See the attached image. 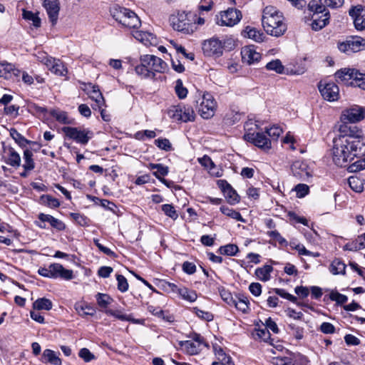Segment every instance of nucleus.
<instances>
[{"mask_svg": "<svg viewBox=\"0 0 365 365\" xmlns=\"http://www.w3.org/2000/svg\"><path fill=\"white\" fill-rule=\"evenodd\" d=\"M96 297L98 304L102 308H106L113 301V299L106 294L98 293Z\"/></svg>", "mask_w": 365, "mask_h": 365, "instance_id": "603ef678", "label": "nucleus"}, {"mask_svg": "<svg viewBox=\"0 0 365 365\" xmlns=\"http://www.w3.org/2000/svg\"><path fill=\"white\" fill-rule=\"evenodd\" d=\"M168 113L174 120L184 123L193 121L195 117L192 108L185 105L172 106L169 108Z\"/></svg>", "mask_w": 365, "mask_h": 365, "instance_id": "1a4fd4ad", "label": "nucleus"}, {"mask_svg": "<svg viewBox=\"0 0 365 365\" xmlns=\"http://www.w3.org/2000/svg\"><path fill=\"white\" fill-rule=\"evenodd\" d=\"M213 5L212 0H200L197 10L194 11V12L197 16L203 17L205 23L207 19L208 12L212 9Z\"/></svg>", "mask_w": 365, "mask_h": 365, "instance_id": "a878e982", "label": "nucleus"}, {"mask_svg": "<svg viewBox=\"0 0 365 365\" xmlns=\"http://www.w3.org/2000/svg\"><path fill=\"white\" fill-rule=\"evenodd\" d=\"M41 199L42 202L48 207L56 208L60 205L59 201L56 198L52 197L50 195H43Z\"/></svg>", "mask_w": 365, "mask_h": 365, "instance_id": "338daca9", "label": "nucleus"}, {"mask_svg": "<svg viewBox=\"0 0 365 365\" xmlns=\"http://www.w3.org/2000/svg\"><path fill=\"white\" fill-rule=\"evenodd\" d=\"M308 9L313 12L310 26L314 31H319L329 24L330 14L326 8L319 5L317 1H309Z\"/></svg>", "mask_w": 365, "mask_h": 365, "instance_id": "423d86ee", "label": "nucleus"}, {"mask_svg": "<svg viewBox=\"0 0 365 365\" xmlns=\"http://www.w3.org/2000/svg\"><path fill=\"white\" fill-rule=\"evenodd\" d=\"M62 131L66 138L76 141L81 145H86L93 138V132L88 129H81L76 127L66 126L62 128Z\"/></svg>", "mask_w": 365, "mask_h": 365, "instance_id": "9d476101", "label": "nucleus"}, {"mask_svg": "<svg viewBox=\"0 0 365 365\" xmlns=\"http://www.w3.org/2000/svg\"><path fill=\"white\" fill-rule=\"evenodd\" d=\"M249 140H251L255 145L263 150H269L271 148V140L267 138L263 133H256L247 134L245 136Z\"/></svg>", "mask_w": 365, "mask_h": 365, "instance_id": "aec40b11", "label": "nucleus"}, {"mask_svg": "<svg viewBox=\"0 0 365 365\" xmlns=\"http://www.w3.org/2000/svg\"><path fill=\"white\" fill-rule=\"evenodd\" d=\"M329 299L331 301L336 302L338 304H343L348 300V297L346 295L334 291L331 292L329 294Z\"/></svg>", "mask_w": 365, "mask_h": 365, "instance_id": "bf43d9fd", "label": "nucleus"}, {"mask_svg": "<svg viewBox=\"0 0 365 365\" xmlns=\"http://www.w3.org/2000/svg\"><path fill=\"white\" fill-rule=\"evenodd\" d=\"M151 70L155 75V73H165L168 69V64L155 56L152 55Z\"/></svg>", "mask_w": 365, "mask_h": 365, "instance_id": "473e14b6", "label": "nucleus"}, {"mask_svg": "<svg viewBox=\"0 0 365 365\" xmlns=\"http://www.w3.org/2000/svg\"><path fill=\"white\" fill-rule=\"evenodd\" d=\"M10 135L15 140V142L22 148L26 147V145L30 143L29 140L26 139L15 128H11L10 130Z\"/></svg>", "mask_w": 365, "mask_h": 365, "instance_id": "de8ad7c7", "label": "nucleus"}, {"mask_svg": "<svg viewBox=\"0 0 365 365\" xmlns=\"http://www.w3.org/2000/svg\"><path fill=\"white\" fill-rule=\"evenodd\" d=\"M162 210L168 217L175 220L178 217V215L175 207L170 204H165L162 205Z\"/></svg>", "mask_w": 365, "mask_h": 365, "instance_id": "4d7b16f0", "label": "nucleus"}, {"mask_svg": "<svg viewBox=\"0 0 365 365\" xmlns=\"http://www.w3.org/2000/svg\"><path fill=\"white\" fill-rule=\"evenodd\" d=\"M43 6L52 25H55L57 23L60 11L58 0H43Z\"/></svg>", "mask_w": 365, "mask_h": 365, "instance_id": "f3484780", "label": "nucleus"}, {"mask_svg": "<svg viewBox=\"0 0 365 365\" xmlns=\"http://www.w3.org/2000/svg\"><path fill=\"white\" fill-rule=\"evenodd\" d=\"M111 16L123 27L128 29H138L141 21L138 15L129 9L118 5L110 9Z\"/></svg>", "mask_w": 365, "mask_h": 365, "instance_id": "20e7f679", "label": "nucleus"}, {"mask_svg": "<svg viewBox=\"0 0 365 365\" xmlns=\"http://www.w3.org/2000/svg\"><path fill=\"white\" fill-rule=\"evenodd\" d=\"M20 71L14 65L7 63H0V77L5 79H11L13 77L19 76Z\"/></svg>", "mask_w": 365, "mask_h": 365, "instance_id": "b1692460", "label": "nucleus"}, {"mask_svg": "<svg viewBox=\"0 0 365 365\" xmlns=\"http://www.w3.org/2000/svg\"><path fill=\"white\" fill-rule=\"evenodd\" d=\"M291 169L293 175L302 180H307L312 176V170L305 161H294Z\"/></svg>", "mask_w": 365, "mask_h": 365, "instance_id": "4468645a", "label": "nucleus"}, {"mask_svg": "<svg viewBox=\"0 0 365 365\" xmlns=\"http://www.w3.org/2000/svg\"><path fill=\"white\" fill-rule=\"evenodd\" d=\"M155 144L160 148L166 151L170 150L172 145L168 139L158 138L155 140Z\"/></svg>", "mask_w": 365, "mask_h": 365, "instance_id": "774afa93", "label": "nucleus"}, {"mask_svg": "<svg viewBox=\"0 0 365 365\" xmlns=\"http://www.w3.org/2000/svg\"><path fill=\"white\" fill-rule=\"evenodd\" d=\"M350 85L365 90V73H360L356 70L354 80L351 81Z\"/></svg>", "mask_w": 365, "mask_h": 365, "instance_id": "8fccbe9b", "label": "nucleus"}, {"mask_svg": "<svg viewBox=\"0 0 365 365\" xmlns=\"http://www.w3.org/2000/svg\"><path fill=\"white\" fill-rule=\"evenodd\" d=\"M33 153L29 149H26L24 151V164L23 167L26 171L31 170L35 167V163L33 160Z\"/></svg>", "mask_w": 365, "mask_h": 365, "instance_id": "79ce46f5", "label": "nucleus"}, {"mask_svg": "<svg viewBox=\"0 0 365 365\" xmlns=\"http://www.w3.org/2000/svg\"><path fill=\"white\" fill-rule=\"evenodd\" d=\"M333 161L339 167H346L349 162H351L355 157L365 155V148H358L357 145L349 143L344 139L337 138L333 141Z\"/></svg>", "mask_w": 365, "mask_h": 365, "instance_id": "7ed1b4c3", "label": "nucleus"}, {"mask_svg": "<svg viewBox=\"0 0 365 365\" xmlns=\"http://www.w3.org/2000/svg\"><path fill=\"white\" fill-rule=\"evenodd\" d=\"M356 72V69L355 68H343L335 73L336 81L338 83L350 85L351 81L354 80Z\"/></svg>", "mask_w": 365, "mask_h": 365, "instance_id": "412c9836", "label": "nucleus"}, {"mask_svg": "<svg viewBox=\"0 0 365 365\" xmlns=\"http://www.w3.org/2000/svg\"><path fill=\"white\" fill-rule=\"evenodd\" d=\"M346 264L339 259H334L329 267V271L333 274H344Z\"/></svg>", "mask_w": 365, "mask_h": 365, "instance_id": "c9c22d12", "label": "nucleus"}, {"mask_svg": "<svg viewBox=\"0 0 365 365\" xmlns=\"http://www.w3.org/2000/svg\"><path fill=\"white\" fill-rule=\"evenodd\" d=\"M348 182L352 190L356 192H361L363 191V182L359 178L356 176H351L349 178Z\"/></svg>", "mask_w": 365, "mask_h": 365, "instance_id": "09e8293b", "label": "nucleus"}, {"mask_svg": "<svg viewBox=\"0 0 365 365\" xmlns=\"http://www.w3.org/2000/svg\"><path fill=\"white\" fill-rule=\"evenodd\" d=\"M267 235L274 240L278 242L279 244L281 245L287 246L288 244L287 241L277 230H272L267 232Z\"/></svg>", "mask_w": 365, "mask_h": 365, "instance_id": "e2e57ef3", "label": "nucleus"}, {"mask_svg": "<svg viewBox=\"0 0 365 365\" xmlns=\"http://www.w3.org/2000/svg\"><path fill=\"white\" fill-rule=\"evenodd\" d=\"M172 28L184 34H192L205 23L203 17L198 16L194 11H178L170 17Z\"/></svg>", "mask_w": 365, "mask_h": 365, "instance_id": "f257e3e1", "label": "nucleus"}, {"mask_svg": "<svg viewBox=\"0 0 365 365\" xmlns=\"http://www.w3.org/2000/svg\"><path fill=\"white\" fill-rule=\"evenodd\" d=\"M349 15L354 20L355 29L358 31L365 29V7L361 5H357L352 7L349 11Z\"/></svg>", "mask_w": 365, "mask_h": 365, "instance_id": "2eb2a0df", "label": "nucleus"}, {"mask_svg": "<svg viewBox=\"0 0 365 365\" xmlns=\"http://www.w3.org/2000/svg\"><path fill=\"white\" fill-rule=\"evenodd\" d=\"M23 18L29 21H31L34 26L38 28L41 26V19L38 17L37 13H34L31 11L23 9Z\"/></svg>", "mask_w": 365, "mask_h": 365, "instance_id": "ea45409f", "label": "nucleus"}, {"mask_svg": "<svg viewBox=\"0 0 365 365\" xmlns=\"http://www.w3.org/2000/svg\"><path fill=\"white\" fill-rule=\"evenodd\" d=\"M116 279L118 282V289L121 292H127L129 287L127 279L122 274H117Z\"/></svg>", "mask_w": 365, "mask_h": 365, "instance_id": "680f3d73", "label": "nucleus"}, {"mask_svg": "<svg viewBox=\"0 0 365 365\" xmlns=\"http://www.w3.org/2000/svg\"><path fill=\"white\" fill-rule=\"evenodd\" d=\"M37 60L44 64L47 68L54 62L55 58L48 56L46 53L39 51L36 54Z\"/></svg>", "mask_w": 365, "mask_h": 365, "instance_id": "5fc2aeb1", "label": "nucleus"}, {"mask_svg": "<svg viewBox=\"0 0 365 365\" xmlns=\"http://www.w3.org/2000/svg\"><path fill=\"white\" fill-rule=\"evenodd\" d=\"M282 133V129L277 125H273L266 129V133L273 140H277Z\"/></svg>", "mask_w": 365, "mask_h": 365, "instance_id": "69168bd1", "label": "nucleus"}, {"mask_svg": "<svg viewBox=\"0 0 365 365\" xmlns=\"http://www.w3.org/2000/svg\"><path fill=\"white\" fill-rule=\"evenodd\" d=\"M71 217L81 226H88L89 225V220L80 213H71Z\"/></svg>", "mask_w": 365, "mask_h": 365, "instance_id": "0e129e2a", "label": "nucleus"}, {"mask_svg": "<svg viewBox=\"0 0 365 365\" xmlns=\"http://www.w3.org/2000/svg\"><path fill=\"white\" fill-rule=\"evenodd\" d=\"M88 95L89 98L95 102V103L92 106L93 109H101L102 107L106 106L104 98L102 93H101L98 87L95 90L88 91Z\"/></svg>", "mask_w": 365, "mask_h": 365, "instance_id": "c85d7f7f", "label": "nucleus"}, {"mask_svg": "<svg viewBox=\"0 0 365 365\" xmlns=\"http://www.w3.org/2000/svg\"><path fill=\"white\" fill-rule=\"evenodd\" d=\"M317 1L324 8L328 6L331 9L341 7L344 4V0H318Z\"/></svg>", "mask_w": 365, "mask_h": 365, "instance_id": "6e6d98bb", "label": "nucleus"}, {"mask_svg": "<svg viewBox=\"0 0 365 365\" xmlns=\"http://www.w3.org/2000/svg\"><path fill=\"white\" fill-rule=\"evenodd\" d=\"M199 163L205 168L209 170V173L212 176L220 177L222 175L221 172H215V164L210 157L204 155L202 158L198 159Z\"/></svg>", "mask_w": 365, "mask_h": 365, "instance_id": "f704fd0d", "label": "nucleus"}, {"mask_svg": "<svg viewBox=\"0 0 365 365\" xmlns=\"http://www.w3.org/2000/svg\"><path fill=\"white\" fill-rule=\"evenodd\" d=\"M232 306H235L238 310L245 313L249 309V301L246 297L236 296Z\"/></svg>", "mask_w": 365, "mask_h": 365, "instance_id": "a19ab883", "label": "nucleus"}, {"mask_svg": "<svg viewBox=\"0 0 365 365\" xmlns=\"http://www.w3.org/2000/svg\"><path fill=\"white\" fill-rule=\"evenodd\" d=\"M265 68L268 71H273L277 73L282 74L284 73V66L282 65V63L279 59L271 61L266 64Z\"/></svg>", "mask_w": 365, "mask_h": 365, "instance_id": "c03bdc74", "label": "nucleus"}, {"mask_svg": "<svg viewBox=\"0 0 365 365\" xmlns=\"http://www.w3.org/2000/svg\"><path fill=\"white\" fill-rule=\"evenodd\" d=\"M51 265L53 279L61 278L64 280H70L74 277L73 270L64 268L62 264L53 263Z\"/></svg>", "mask_w": 365, "mask_h": 365, "instance_id": "4be33fe9", "label": "nucleus"}, {"mask_svg": "<svg viewBox=\"0 0 365 365\" xmlns=\"http://www.w3.org/2000/svg\"><path fill=\"white\" fill-rule=\"evenodd\" d=\"M262 24L265 32L274 37L284 35L287 29L282 13L273 6H267L263 9Z\"/></svg>", "mask_w": 365, "mask_h": 365, "instance_id": "f03ea898", "label": "nucleus"}, {"mask_svg": "<svg viewBox=\"0 0 365 365\" xmlns=\"http://www.w3.org/2000/svg\"><path fill=\"white\" fill-rule=\"evenodd\" d=\"M52 302L46 298H39L33 303V308L35 310H46L52 309Z\"/></svg>", "mask_w": 365, "mask_h": 365, "instance_id": "58836bf2", "label": "nucleus"}, {"mask_svg": "<svg viewBox=\"0 0 365 365\" xmlns=\"http://www.w3.org/2000/svg\"><path fill=\"white\" fill-rule=\"evenodd\" d=\"M43 363H50L53 365H61V361L55 351L51 349H45L41 356Z\"/></svg>", "mask_w": 365, "mask_h": 365, "instance_id": "2f4dec72", "label": "nucleus"}, {"mask_svg": "<svg viewBox=\"0 0 365 365\" xmlns=\"http://www.w3.org/2000/svg\"><path fill=\"white\" fill-rule=\"evenodd\" d=\"M197 111L202 118L210 119L214 116L217 103L211 93H204L197 101Z\"/></svg>", "mask_w": 365, "mask_h": 365, "instance_id": "0eeeda50", "label": "nucleus"}, {"mask_svg": "<svg viewBox=\"0 0 365 365\" xmlns=\"http://www.w3.org/2000/svg\"><path fill=\"white\" fill-rule=\"evenodd\" d=\"M224 195L227 200V202L230 205H236L240 200V196L238 195L237 192L232 187V186L230 188L225 190Z\"/></svg>", "mask_w": 365, "mask_h": 365, "instance_id": "37998d69", "label": "nucleus"}, {"mask_svg": "<svg viewBox=\"0 0 365 365\" xmlns=\"http://www.w3.org/2000/svg\"><path fill=\"white\" fill-rule=\"evenodd\" d=\"M244 36L254 40L256 42H262L265 38L264 34L255 28L247 26L243 31Z\"/></svg>", "mask_w": 365, "mask_h": 365, "instance_id": "c756f323", "label": "nucleus"}, {"mask_svg": "<svg viewBox=\"0 0 365 365\" xmlns=\"http://www.w3.org/2000/svg\"><path fill=\"white\" fill-rule=\"evenodd\" d=\"M38 217L42 222H48L52 227L58 231L63 230L66 228L65 224L61 220L53 217L52 215L40 213Z\"/></svg>", "mask_w": 365, "mask_h": 365, "instance_id": "bb28decb", "label": "nucleus"}, {"mask_svg": "<svg viewBox=\"0 0 365 365\" xmlns=\"http://www.w3.org/2000/svg\"><path fill=\"white\" fill-rule=\"evenodd\" d=\"M242 61L248 65L258 63L261 59L260 53L256 51L254 46H245L241 50Z\"/></svg>", "mask_w": 365, "mask_h": 365, "instance_id": "a211bd4d", "label": "nucleus"}, {"mask_svg": "<svg viewBox=\"0 0 365 365\" xmlns=\"http://www.w3.org/2000/svg\"><path fill=\"white\" fill-rule=\"evenodd\" d=\"M220 210L224 215L227 217H230L240 222H245L241 214L232 208H230L227 206H221Z\"/></svg>", "mask_w": 365, "mask_h": 365, "instance_id": "a18cd8bd", "label": "nucleus"}, {"mask_svg": "<svg viewBox=\"0 0 365 365\" xmlns=\"http://www.w3.org/2000/svg\"><path fill=\"white\" fill-rule=\"evenodd\" d=\"M272 267L270 265H264L262 267L256 269L255 274L257 277L263 282H267L270 279V273L272 271Z\"/></svg>", "mask_w": 365, "mask_h": 365, "instance_id": "e433bc0d", "label": "nucleus"}, {"mask_svg": "<svg viewBox=\"0 0 365 365\" xmlns=\"http://www.w3.org/2000/svg\"><path fill=\"white\" fill-rule=\"evenodd\" d=\"M319 91L325 100L334 101L338 100L339 96V87L334 83H329L322 86H319Z\"/></svg>", "mask_w": 365, "mask_h": 365, "instance_id": "6ab92c4d", "label": "nucleus"}, {"mask_svg": "<svg viewBox=\"0 0 365 365\" xmlns=\"http://www.w3.org/2000/svg\"><path fill=\"white\" fill-rule=\"evenodd\" d=\"M5 152L7 153V156L4 162L10 166L19 168L21 165L20 155L11 147L8 148Z\"/></svg>", "mask_w": 365, "mask_h": 365, "instance_id": "cd10ccee", "label": "nucleus"}, {"mask_svg": "<svg viewBox=\"0 0 365 365\" xmlns=\"http://www.w3.org/2000/svg\"><path fill=\"white\" fill-rule=\"evenodd\" d=\"M365 118V109L358 105H354L345 108L341 114L340 120L342 123H355Z\"/></svg>", "mask_w": 365, "mask_h": 365, "instance_id": "ddd939ff", "label": "nucleus"}, {"mask_svg": "<svg viewBox=\"0 0 365 365\" xmlns=\"http://www.w3.org/2000/svg\"><path fill=\"white\" fill-rule=\"evenodd\" d=\"M242 19L240 11L236 9H228L220 11L215 16V22L221 26H233L237 24Z\"/></svg>", "mask_w": 365, "mask_h": 365, "instance_id": "9b49d317", "label": "nucleus"}, {"mask_svg": "<svg viewBox=\"0 0 365 365\" xmlns=\"http://www.w3.org/2000/svg\"><path fill=\"white\" fill-rule=\"evenodd\" d=\"M339 135L337 138L344 139L349 143L357 145L358 148H365V136L363 131L356 125L342 123L339 128Z\"/></svg>", "mask_w": 365, "mask_h": 365, "instance_id": "39448f33", "label": "nucleus"}, {"mask_svg": "<svg viewBox=\"0 0 365 365\" xmlns=\"http://www.w3.org/2000/svg\"><path fill=\"white\" fill-rule=\"evenodd\" d=\"M48 69L55 75L59 76H65L67 73V68H66L63 63L59 59H54V62L51 63V66L48 67Z\"/></svg>", "mask_w": 365, "mask_h": 365, "instance_id": "7c9ffc66", "label": "nucleus"}, {"mask_svg": "<svg viewBox=\"0 0 365 365\" xmlns=\"http://www.w3.org/2000/svg\"><path fill=\"white\" fill-rule=\"evenodd\" d=\"M37 60L44 64L47 68L54 62L55 58L48 56L46 53L39 51L36 54Z\"/></svg>", "mask_w": 365, "mask_h": 365, "instance_id": "864d4df0", "label": "nucleus"}, {"mask_svg": "<svg viewBox=\"0 0 365 365\" xmlns=\"http://www.w3.org/2000/svg\"><path fill=\"white\" fill-rule=\"evenodd\" d=\"M133 37L145 46L154 45L157 43V38L154 34L143 31H133Z\"/></svg>", "mask_w": 365, "mask_h": 365, "instance_id": "393cba45", "label": "nucleus"}, {"mask_svg": "<svg viewBox=\"0 0 365 365\" xmlns=\"http://www.w3.org/2000/svg\"><path fill=\"white\" fill-rule=\"evenodd\" d=\"M202 50L207 56H220L223 52V46L219 39L212 38L204 41Z\"/></svg>", "mask_w": 365, "mask_h": 365, "instance_id": "dca6fc26", "label": "nucleus"}, {"mask_svg": "<svg viewBox=\"0 0 365 365\" xmlns=\"http://www.w3.org/2000/svg\"><path fill=\"white\" fill-rule=\"evenodd\" d=\"M175 93L179 98H185L187 95V89L183 86L182 81L178 79L175 82Z\"/></svg>", "mask_w": 365, "mask_h": 365, "instance_id": "13d9d810", "label": "nucleus"}, {"mask_svg": "<svg viewBox=\"0 0 365 365\" xmlns=\"http://www.w3.org/2000/svg\"><path fill=\"white\" fill-rule=\"evenodd\" d=\"M238 250V247L234 244H228L219 248V252L221 255L230 256H235Z\"/></svg>", "mask_w": 365, "mask_h": 365, "instance_id": "3c124183", "label": "nucleus"}, {"mask_svg": "<svg viewBox=\"0 0 365 365\" xmlns=\"http://www.w3.org/2000/svg\"><path fill=\"white\" fill-rule=\"evenodd\" d=\"M135 71L138 76L144 78H154L155 76L153 71H150L149 68H146L141 63L135 66Z\"/></svg>", "mask_w": 365, "mask_h": 365, "instance_id": "49530a36", "label": "nucleus"}, {"mask_svg": "<svg viewBox=\"0 0 365 365\" xmlns=\"http://www.w3.org/2000/svg\"><path fill=\"white\" fill-rule=\"evenodd\" d=\"M184 300L189 302H194L197 298V294L195 291L185 287H180L178 294Z\"/></svg>", "mask_w": 365, "mask_h": 365, "instance_id": "4c0bfd02", "label": "nucleus"}, {"mask_svg": "<svg viewBox=\"0 0 365 365\" xmlns=\"http://www.w3.org/2000/svg\"><path fill=\"white\" fill-rule=\"evenodd\" d=\"M213 351L217 359L212 365H235L230 356L227 355L222 348L217 344L213 345Z\"/></svg>", "mask_w": 365, "mask_h": 365, "instance_id": "5701e85b", "label": "nucleus"}, {"mask_svg": "<svg viewBox=\"0 0 365 365\" xmlns=\"http://www.w3.org/2000/svg\"><path fill=\"white\" fill-rule=\"evenodd\" d=\"M50 115L53 117L58 122L63 124H71L72 120L68 116L66 112L58 110L53 109L49 112Z\"/></svg>", "mask_w": 365, "mask_h": 365, "instance_id": "72a5a7b5", "label": "nucleus"}, {"mask_svg": "<svg viewBox=\"0 0 365 365\" xmlns=\"http://www.w3.org/2000/svg\"><path fill=\"white\" fill-rule=\"evenodd\" d=\"M294 190L296 192L297 197L302 198L305 197L309 192V187L306 184H298L297 185Z\"/></svg>", "mask_w": 365, "mask_h": 365, "instance_id": "052dcab7", "label": "nucleus"}, {"mask_svg": "<svg viewBox=\"0 0 365 365\" xmlns=\"http://www.w3.org/2000/svg\"><path fill=\"white\" fill-rule=\"evenodd\" d=\"M190 338L189 340L179 341L181 349L187 354H198L204 347L207 346L204 338L199 334L192 333L190 335Z\"/></svg>", "mask_w": 365, "mask_h": 365, "instance_id": "6e6552de", "label": "nucleus"}, {"mask_svg": "<svg viewBox=\"0 0 365 365\" xmlns=\"http://www.w3.org/2000/svg\"><path fill=\"white\" fill-rule=\"evenodd\" d=\"M338 48L349 55L363 51L365 49V39L360 36H350L346 41L339 42Z\"/></svg>", "mask_w": 365, "mask_h": 365, "instance_id": "f8f14e48", "label": "nucleus"}]
</instances>
